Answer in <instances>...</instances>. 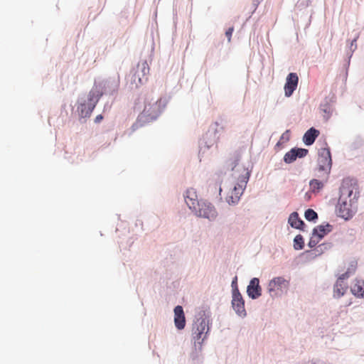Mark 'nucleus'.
I'll return each instance as SVG.
<instances>
[{
    "mask_svg": "<svg viewBox=\"0 0 364 364\" xmlns=\"http://www.w3.org/2000/svg\"><path fill=\"white\" fill-rule=\"evenodd\" d=\"M232 176L236 183L226 197V201L230 205L239 201L248 182L250 172L244 166L237 163L232 168Z\"/></svg>",
    "mask_w": 364,
    "mask_h": 364,
    "instance_id": "obj_1",
    "label": "nucleus"
},
{
    "mask_svg": "<svg viewBox=\"0 0 364 364\" xmlns=\"http://www.w3.org/2000/svg\"><path fill=\"white\" fill-rule=\"evenodd\" d=\"M353 193V188L351 185L343 183L341 188V196L338 203V215L345 220L351 218L354 214L352 207L351 196Z\"/></svg>",
    "mask_w": 364,
    "mask_h": 364,
    "instance_id": "obj_2",
    "label": "nucleus"
},
{
    "mask_svg": "<svg viewBox=\"0 0 364 364\" xmlns=\"http://www.w3.org/2000/svg\"><path fill=\"white\" fill-rule=\"evenodd\" d=\"M332 166L331 154L329 148H322L318 151L317 166L315 168V176L328 178Z\"/></svg>",
    "mask_w": 364,
    "mask_h": 364,
    "instance_id": "obj_3",
    "label": "nucleus"
},
{
    "mask_svg": "<svg viewBox=\"0 0 364 364\" xmlns=\"http://www.w3.org/2000/svg\"><path fill=\"white\" fill-rule=\"evenodd\" d=\"M144 108L140 115L139 120L149 121L155 119L159 113V105L157 102H144Z\"/></svg>",
    "mask_w": 364,
    "mask_h": 364,
    "instance_id": "obj_4",
    "label": "nucleus"
},
{
    "mask_svg": "<svg viewBox=\"0 0 364 364\" xmlns=\"http://www.w3.org/2000/svg\"><path fill=\"white\" fill-rule=\"evenodd\" d=\"M289 287V281L282 277H274L268 284L269 293L275 294H282Z\"/></svg>",
    "mask_w": 364,
    "mask_h": 364,
    "instance_id": "obj_5",
    "label": "nucleus"
},
{
    "mask_svg": "<svg viewBox=\"0 0 364 364\" xmlns=\"http://www.w3.org/2000/svg\"><path fill=\"white\" fill-rule=\"evenodd\" d=\"M149 73V68L146 61H143L139 63L136 67V70L134 75V81L136 85L143 84L148 80V75Z\"/></svg>",
    "mask_w": 364,
    "mask_h": 364,
    "instance_id": "obj_6",
    "label": "nucleus"
},
{
    "mask_svg": "<svg viewBox=\"0 0 364 364\" xmlns=\"http://www.w3.org/2000/svg\"><path fill=\"white\" fill-rule=\"evenodd\" d=\"M193 212L199 216L209 220L213 219L216 216V211L214 207L206 203H199L196 210H193Z\"/></svg>",
    "mask_w": 364,
    "mask_h": 364,
    "instance_id": "obj_7",
    "label": "nucleus"
},
{
    "mask_svg": "<svg viewBox=\"0 0 364 364\" xmlns=\"http://www.w3.org/2000/svg\"><path fill=\"white\" fill-rule=\"evenodd\" d=\"M299 82V77L296 73H291L287 77L286 83L284 85L285 96L290 97L294 91L296 89Z\"/></svg>",
    "mask_w": 364,
    "mask_h": 364,
    "instance_id": "obj_8",
    "label": "nucleus"
},
{
    "mask_svg": "<svg viewBox=\"0 0 364 364\" xmlns=\"http://www.w3.org/2000/svg\"><path fill=\"white\" fill-rule=\"evenodd\" d=\"M185 201L189 208L193 211L197 209L200 203L198 200L197 194L194 189L191 188L187 190L185 195Z\"/></svg>",
    "mask_w": 364,
    "mask_h": 364,
    "instance_id": "obj_9",
    "label": "nucleus"
},
{
    "mask_svg": "<svg viewBox=\"0 0 364 364\" xmlns=\"http://www.w3.org/2000/svg\"><path fill=\"white\" fill-rule=\"evenodd\" d=\"M174 323L178 330H182L186 326V318L182 306H177L174 309Z\"/></svg>",
    "mask_w": 364,
    "mask_h": 364,
    "instance_id": "obj_10",
    "label": "nucleus"
},
{
    "mask_svg": "<svg viewBox=\"0 0 364 364\" xmlns=\"http://www.w3.org/2000/svg\"><path fill=\"white\" fill-rule=\"evenodd\" d=\"M193 329L207 335L209 331V319L207 317L200 318L194 323Z\"/></svg>",
    "mask_w": 364,
    "mask_h": 364,
    "instance_id": "obj_11",
    "label": "nucleus"
},
{
    "mask_svg": "<svg viewBox=\"0 0 364 364\" xmlns=\"http://www.w3.org/2000/svg\"><path fill=\"white\" fill-rule=\"evenodd\" d=\"M232 308L240 316H245V301L242 297H233L232 301Z\"/></svg>",
    "mask_w": 364,
    "mask_h": 364,
    "instance_id": "obj_12",
    "label": "nucleus"
},
{
    "mask_svg": "<svg viewBox=\"0 0 364 364\" xmlns=\"http://www.w3.org/2000/svg\"><path fill=\"white\" fill-rule=\"evenodd\" d=\"M288 223L292 228L304 230L305 224L304 221L299 217V214L296 212H293L290 214L288 219Z\"/></svg>",
    "mask_w": 364,
    "mask_h": 364,
    "instance_id": "obj_13",
    "label": "nucleus"
},
{
    "mask_svg": "<svg viewBox=\"0 0 364 364\" xmlns=\"http://www.w3.org/2000/svg\"><path fill=\"white\" fill-rule=\"evenodd\" d=\"M259 279L253 278L247 286V292L248 296H260L261 287L259 285Z\"/></svg>",
    "mask_w": 364,
    "mask_h": 364,
    "instance_id": "obj_14",
    "label": "nucleus"
},
{
    "mask_svg": "<svg viewBox=\"0 0 364 364\" xmlns=\"http://www.w3.org/2000/svg\"><path fill=\"white\" fill-rule=\"evenodd\" d=\"M318 178H314L309 182L310 191L314 193H317L321 191L324 184L327 182L328 178H323V177H318Z\"/></svg>",
    "mask_w": 364,
    "mask_h": 364,
    "instance_id": "obj_15",
    "label": "nucleus"
},
{
    "mask_svg": "<svg viewBox=\"0 0 364 364\" xmlns=\"http://www.w3.org/2000/svg\"><path fill=\"white\" fill-rule=\"evenodd\" d=\"M351 293L354 296H364V281L362 279H355L350 286Z\"/></svg>",
    "mask_w": 364,
    "mask_h": 364,
    "instance_id": "obj_16",
    "label": "nucleus"
},
{
    "mask_svg": "<svg viewBox=\"0 0 364 364\" xmlns=\"http://www.w3.org/2000/svg\"><path fill=\"white\" fill-rule=\"evenodd\" d=\"M318 135L319 131L311 127L304 134L303 141L306 145H311Z\"/></svg>",
    "mask_w": 364,
    "mask_h": 364,
    "instance_id": "obj_17",
    "label": "nucleus"
},
{
    "mask_svg": "<svg viewBox=\"0 0 364 364\" xmlns=\"http://www.w3.org/2000/svg\"><path fill=\"white\" fill-rule=\"evenodd\" d=\"M332 230V226L329 224L321 225L313 230V233L321 240L326 234Z\"/></svg>",
    "mask_w": 364,
    "mask_h": 364,
    "instance_id": "obj_18",
    "label": "nucleus"
},
{
    "mask_svg": "<svg viewBox=\"0 0 364 364\" xmlns=\"http://www.w3.org/2000/svg\"><path fill=\"white\" fill-rule=\"evenodd\" d=\"M99 95L98 94H95L93 91H91L89 94V102H88V108L87 110H86L85 116L90 115L92 110L94 109L97 102L99 100Z\"/></svg>",
    "mask_w": 364,
    "mask_h": 364,
    "instance_id": "obj_19",
    "label": "nucleus"
},
{
    "mask_svg": "<svg viewBox=\"0 0 364 364\" xmlns=\"http://www.w3.org/2000/svg\"><path fill=\"white\" fill-rule=\"evenodd\" d=\"M348 287L346 283L341 280H337L334 287V292L338 296H343L346 294Z\"/></svg>",
    "mask_w": 364,
    "mask_h": 364,
    "instance_id": "obj_20",
    "label": "nucleus"
},
{
    "mask_svg": "<svg viewBox=\"0 0 364 364\" xmlns=\"http://www.w3.org/2000/svg\"><path fill=\"white\" fill-rule=\"evenodd\" d=\"M193 337L195 344L198 343V345H201L203 341L206 338V335L193 328Z\"/></svg>",
    "mask_w": 364,
    "mask_h": 364,
    "instance_id": "obj_21",
    "label": "nucleus"
},
{
    "mask_svg": "<svg viewBox=\"0 0 364 364\" xmlns=\"http://www.w3.org/2000/svg\"><path fill=\"white\" fill-rule=\"evenodd\" d=\"M296 159V151L294 149H291L289 151L285 154L284 161L287 164H291Z\"/></svg>",
    "mask_w": 364,
    "mask_h": 364,
    "instance_id": "obj_22",
    "label": "nucleus"
},
{
    "mask_svg": "<svg viewBox=\"0 0 364 364\" xmlns=\"http://www.w3.org/2000/svg\"><path fill=\"white\" fill-rule=\"evenodd\" d=\"M304 246V242L303 237L301 235H298L294 240V247L296 250H301Z\"/></svg>",
    "mask_w": 364,
    "mask_h": 364,
    "instance_id": "obj_23",
    "label": "nucleus"
},
{
    "mask_svg": "<svg viewBox=\"0 0 364 364\" xmlns=\"http://www.w3.org/2000/svg\"><path fill=\"white\" fill-rule=\"evenodd\" d=\"M305 218L309 221H314L318 218L317 213L313 209H308L304 213Z\"/></svg>",
    "mask_w": 364,
    "mask_h": 364,
    "instance_id": "obj_24",
    "label": "nucleus"
},
{
    "mask_svg": "<svg viewBox=\"0 0 364 364\" xmlns=\"http://www.w3.org/2000/svg\"><path fill=\"white\" fill-rule=\"evenodd\" d=\"M237 277H235L232 282V296H241L239 289L237 288Z\"/></svg>",
    "mask_w": 364,
    "mask_h": 364,
    "instance_id": "obj_25",
    "label": "nucleus"
},
{
    "mask_svg": "<svg viewBox=\"0 0 364 364\" xmlns=\"http://www.w3.org/2000/svg\"><path fill=\"white\" fill-rule=\"evenodd\" d=\"M320 238L316 236V235H314V233H312V235L310 238V240L309 242V246L310 247H315L319 242H320Z\"/></svg>",
    "mask_w": 364,
    "mask_h": 364,
    "instance_id": "obj_26",
    "label": "nucleus"
},
{
    "mask_svg": "<svg viewBox=\"0 0 364 364\" xmlns=\"http://www.w3.org/2000/svg\"><path fill=\"white\" fill-rule=\"evenodd\" d=\"M294 151H296V158L297 157H299V158L304 157L308 154V150L306 149H301V148L295 149L294 148Z\"/></svg>",
    "mask_w": 364,
    "mask_h": 364,
    "instance_id": "obj_27",
    "label": "nucleus"
},
{
    "mask_svg": "<svg viewBox=\"0 0 364 364\" xmlns=\"http://www.w3.org/2000/svg\"><path fill=\"white\" fill-rule=\"evenodd\" d=\"M289 136H290V132L289 130H287L284 133L282 134V135L280 138V141L284 142V141H289Z\"/></svg>",
    "mask_w": 364,
    "mask_h": 364,
    "instance_id": "obj_28",
    "label": "nucleus"
},
{
    "mask_svg": "<svg viewBox=\"0 0 364 364\" xmlns=\"http://www.w3.org/2000/svg\"><path fill=\"white\" fill-rule=\"evenodd\" d=\"M233 31H234V28L233 27H230L225 32V35H226V36L228 38V42H230V41H231V36H232V34L233 33Z\"/></svg>",
    "mask_w": 364,
    "mask_h": 364,
    "instance_id": "obj_29",
    "label": "nucleus"
},
{
    "mask_svg": "<svg viewBox=\"0 0 364 364\" xmlns=\"http://www.w3.org/2000/svg\"><path fill=\"white\" fill-rule=\"evenodd\" d=\"M350 277V272L348 271L346 272L345 273L342 274L337 280H341L345 282L344 280L348 279Z\"/></svg>",
    "mask_w": 364,
    "mask_h": 364,
    "instance_id": "obj_30",
    "label": "nucleus"
},
{
    "mask_svg": "<svg viewBox=\"0 0 364 364\" xmlns=\"http://www.w3.org/2000/svg\"><path fill=\"white\" fill-rule=\"evenodd\" d=\"M102 119H103L102 115L99 114V115H97V116L96 117V118H95V122L98 123V122H100Z\"/></svg>",
    "mask_w": 364,
    "mask_h": 364,
    "instance_id": "obj_31",
    "label": "nucleus"
},
{
    "mask_svg": "<svg viewBox=\"0 0 364 364\" xmlns=\"http://www.w3.org/2000/svg\"><path fill=\"white\" fill-rule=\"evenodd\" d=\"M85 108H86L85 105H81V112H82V114L84 113V110H85Z\"/></svg>",
    "mask_w": 364,
    "mask_h": 364,
    "instance_id": "obj_32",
    "label": "nucleus"
},
{
    "mask_svg": "<svg viewBox=\"0 0 364 364\" xmlns=\"http://www.w3.org/2000/svg\"><path fill=\"white\" fill-rule=\"evenodd\" d=\"M262 0H255V1L259 4L260 1H262Z\"/></svg>",
    "mask_w": 364,
    "mask_h": 364,
    "instance_id": "obj_33",
    "label": "nucleus"
},
{
    "mask_svg": "<svg viewBox=\"0 0 364 364\" xmlns=\"http://www.w3.org/2000/svg\"><path fill=\"white\" fill-rule=\"evenodd\" d=\"M219 191H220V193L222 191V188H219Z\"/></svg>",
    "mask_w": 364,
    "mask_h": 364,
    "instance_id": "obj_34",
    "label": "nucleus"
}]
</instances>
